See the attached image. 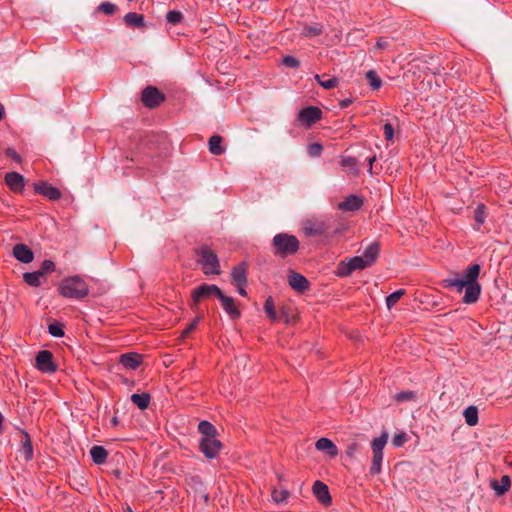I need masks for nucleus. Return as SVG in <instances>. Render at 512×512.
<instances>
[{"label":"nucleus","mask_w":512,"mask_h":512,"mask_svg":"<svg viewBox=\"0 0 512 512\" xmlns=\"http://www.w3.org/2000/svg\"><path fill=\"white\" fill-rule=\"evenodd\" d=\"M480 272V264H471L464 269L461 276L454 273L452 276L444 278L441 284L444 288H455L458 292H462L464 289L463 302L474 304L481 295V284L478 282Z\"/></svg>","instance_id":"f257e3e1"},{"label":"nucleus","mask_w":512,"mask_h":512,"mask_svg":"<svg viewBox=\"0 0 512 512\" xmlns=\"http://www.w3.org/2000/svg\"><path fill=\"white\" fill-rule=\"evenodd\" d=\"M59 293L63 297L80 299L89 294V286L84 278L79 276H72L64 278L59 286Z\"/></svg>","instance_id":"f03ea898"},{"label":"nucleus","mask_w":512,"mask_h":512,"mask_svg":"<svg viewBox=\"0 0 512 512\" xmlns=\"http://www.w3.org/2000/svg\"><path fill=\"white\" fill-rule=\"evenodd\" d=\"M273 253L280 258L289 257L297 254L300 249V243L296 236L289 233H278L272 239Z\"/></svg>","instance_id":"7ed1b4c3"},{"label":"nucleus","mask_w":512,"mask_h":512,"mask_svg":"<svg viewBox=\"0 0 512 512\" xmlns=\"http://www.w3.org/2000/svg\"><path fill=\"white\" fill-rule=\"evenodd\" d=\"M199 264L204 274H220L221 267L218 256L209 247H200L197 251Z\"/></svg>","instance_id":"20e7f679"},{"label":"nucleus","mask_w":512,"mask_h":512,"mask_svg":"<svg viewBox=\"0 0 512 512\" xmlns=\"http://www.w3.org/2000/svg\"><path fill=\"white\" fill-rule=\"evenodd\" d=\"M365 264L363 256H354L339 261L336 266V274L338 277H349L356 269H364Z\"/></svg>","instance_id":"39448f33"},{"label":"nucleus","mask_w":512,"mask_h":512,"mask_svg":"<svg viewBox=\"0 0 512 512\" xmlns=\"http://www.w3.org/2000/svg\"><path fill=\"white\" fill-rule=\"evenodd\" d=\"M141 100L147 108H156V106L164 102L165 94L158 90V88L153 87V85H148L141 92Z\"/></svg>","instance_id":"423d86ee"},{"label":"nucleus","mask_w":512,"mask_h":512,"mask_svg":"<svg viewBox=\"0 0 512 512\" xmlns=\"http://www.w3.org/2000/svg\"><path fill=\"white\" fill-rule=\"evenodd\" d=\"M322 115L323 112L321 108L314 107V105H309L308 107L302 108L299 111L297 119L300 124L309 128V126L316 124V122L322 118Z\"/></svg>","instance_id":"0eeeda50"},{"label":"nucleus","mask_w":512,"mask_h":512,"mask_svg":"<svg viewBox=\"0 0 512 512\" xmlns=\"http://www.w3.org/2000/svg\"><path fill=\"white\" fill-rule=\"evenodd\" d=\"M35 367L41 373H55L57 366L54 362L53 353L49 352V350H41L37 353Z\"/></svg>","instance_id":"6e6552de"},{"label":"nucleus","mask_w":512,"mask_h":512,"mask_svg":"<svg viewBox=\"0 0 512 512\" xmlns=\"http://www.w3.org/2000/svg\"><path fill=\"white\" fill-rule=\"evenodd\" d=\"M223 444L217 436L208 437V439H200L199 448L207 458H215L220 453Z\"/></svg>","instance_id":"1a4fd4ad"},{"label":"nucleus","mask_w":512,"mask_h":512,"mask_svg":"<svg viewBox=\"0 0 512 512\" xmlns=\"http://www.w3.org/2000/svg\"><path fill=\"white\" fill-rule=\"evenodd\" d=\"M219 287L217 284H201L200 286L194 288L192 292V308L197 307L200 301L203 298L211 297V295H218Z\"/></svg>","instance_id":"9d476101"},{"label":"nucleus","mask_w":512,"mask_h":512,"mask_svg":"<svg viewBox=\"0 0 512 512\" xmlns=\"http://www.w3.org/2000/svg\"><path fill=\"white\" fill-rule=\"evenodd\" d=\"M330 221L328 220H307L303 225L306 235L317 237V235H325L330 229Z\"/></svg>","instance_id":"9b49d317"},{"label":"nucleus","mask_w":512,"mask_h":512,"mask_svg":"<svg viewBox=\"0 0 512 512\" xmlns=\"http://www.w3.org/2000/svg\"><path fill=\"white\" fill-rule=\"evenodd\" d=\"M34 191L37 194H41L44 197L50 199L51 201H57L60 199L62 192L59 188L51 186V184L46 183V181H38L34 184Z\"/></svg>","instance_id":"f8f14e48"},{"label":"nucleus","mask_w":512,"mask_h":512,"mask_svg":"<svg viewBox=\"0 0 512 512\" xmlns=\"http://www.w3.org/2000/svg\"><path fill=\"white\" fill-rule=\"evenodd\" d=\"M217 297L221 300L222 308L224 309V311L227 312V314L229 315V317L232 318V320H236V318L240 317L241 312L237 307L233 297L225 296V294L219 287Z\"/></svg>","instance_id":"ddd939ff"},{"label":"nucleus","mask_w":512,"mask_h":512,"mask_svg":"<svg viewBox=\"0 0 512 512\" xmlns=\"http://www.w3.org/2000/svg\"><path fill=\"white\" fill-rule=\"evenodd\" d=\"M288 282L291 288L299 292L307 291L310 287L307 277L303 276V274L296 273V271L293 270L288 271Z\"/></svg>","instance_id":"4468645a"},{"label":"nucleus","mask_w":512,"mask_h":512,"mask_svg":"<svg viewBox=\"0 0 512 512\" xmlns=\"http://www.w3.org/2000/svg\"><path fill=\"white\" fill-rule=\"evenodd\" d=\"M4 183L14 192H22L25 188V178L17 171L6 173Z\"/></svg>","instance_id":"2eb2a0df"},{"label":"nucleus","mask_w":512,"mask_h":512,"mask_svg":"<svg viewBox=\"0 0 512 512\" xmlns=\"http://www.w3.org/2000/svg\"><path fill=\"white\" fill-rule=\"evenodd\" d=\"M380 252V244L377 241H373L368 244L365 248L362 257L364 261V268L370 267V265L374 264L377 261Z\"/></svg>","instance_id":"dca6fc26"},{"label":"nucleus","mask_w":512,"mask_h":512,"mask_svg":"<svg viewBox=\"0 0 512 512\" xmlns=\"http://www.w3.org/2000/svg\"><path fill=\"white\" fill-rule=\"evenodd\" d=\"M13 256L18 261L23 262L24 264H28V262L33 261L34 252L30 247L27 246V244L20 243L13 247Z\"/></svg>","instance_id":"f3484780"},{"label":"nucleus","mask_w":512,"mask_h":512,"mask_svg":"<svg viewBox=\"0 0 512 512\" xmlns=\"http://www.w3.org/2000/svg\"><path fill=\"white\" fill-rule=\"evenodd\" d=\"M22 438L20 440V453H22L26 461H31L34 458L33 443L31 436L26 430L21 431Z\"/></svg>","instance_id":"a211bd4d"},{"label":"nucleus","mask_w":512,"mask_h":512,"mask_svg":"<svg viewBox=\"0 0 512 512\" xmlns=\"http://www.w3.org/2000/svg\"><path fill=\"white\" fill-rule=\"evenodd\" d=\"M313 492L315 497L322 504H330L332 501V497L330 495L327 484L321 482V480H316L313 485Z\"/></svg>","instance_id":"6ab92c4d"},{"label":"nucleus","mask_w":512,"mask_h":512,"mask_svg":"<svg viewBox=\"0 0 512 512\" xmlns=\"http://www.w3.org/2000/svg\"><path fill=\"white\" fill-rule=\"evenodd\" d=\"M361 207H363V199L362 197L356 196V194H350V196L346 197L338 205L341 211H358Z\"/></svg>","instance_id":"aec40b11"},{"label":"nucleus","mask_w":512,"mask_h":512,"mask_svg":"<svg viewBox=\"0 0 512 512\" xmlns=\"http://www.w3.org/2000/svg\"><path fill=\"white\" fill-rule=\"evenodd\" d=\"M315 447L317 450L324 451L329 457H336L339 453V449L333 440L328 439V437H320L315 443Z\"/></svg>","instance_id":"412c9836"},{"label":"nucleus","mask_w":512,"mask_h":512,"mask_svg":"<svg viewBox=\"0 0 512 512\" xmlns=\"http://www.w3.org/2000/svg\"><path fill=\"white\" fill-rule=\"evenodd\" d=\"M231 277L236 287H238V285H247L248 280L246 263H240L233 267Z\"/></svg>","instance_id":"4be33fe9"},{"label":"nucleus","mask_w":512,"mask_h":512,"mask_svg":"<svg viewBox=\"0 0 512 512\" xmlns=\"http://www.w3.org/2000/svg\"><path fill=\"white\" fill-rule=\"evenodd\" d=\"M511 486V480L507 474H504L500 481L497 479H491L490 487L494 490L495 494L500 497V495H504L507 493Z\"/></svg>","instance_id":"5701e85b"},{"label":"nucleus","mask_w":512,"mask_h":512,"mask_svg":"<svg viewBox=\"0 0 512 512\" xmlns=\"http://www.w3.org/2000/svg\"><path fill=\"white\" fill-rule=\"evenodd\" d=\"M142 363V356L137 353H125L120 356V364L123 367L135 370Z\"/></svg>","instance_id":"b1692460"},{"label":"nucleus","mask_w":512,"mask_h":512,"mask_svg":"<svg viewBox=\"0 0 512 512\" xmlns=\"http://www.w3.org/2000/svg\"><path fill=\"white\" fill-rule=\"evenodd\" d=\"M124 22L131 28H144L145 17L142 14H138V12H127L124 16Z\"/></svg>","instance_id":"393cba45"},{"label":"nucleus","mask_w":512,"mask_h":512,"mask_svg":"<svg viewBox=\"0 0 512 512\" xmlns=\"http://www.w3.org/2000/svg\"><path fill=\"white\" fill-rule=\"evenodd\" d=\"M223 137L219 134L212 135L208 141L209 151L213 155H222L225 147L222 145Z\"/></svg>","instance_id":"a878e982"},{"label":"nucleus","mask_w":512,"mask_h":512,"mask_svg":"<svg viewBox=\"0 0 512 512\" xmlns=\"http://www.w3.org/2000/svg\"><path fill=\"white\" fill-rule=\"evenodd\" d=\"M90 455L95 464H104L107 461L108 452L103 446H92Z\"/></svg>","instance_id":"bb28decb"},{"label":"nucleus","mask_w":512,"mask_h":512,"mask_svg":"<svg viewBox=\"0 0 512 512\" xmlns=\"http://www.w3.org/2000/svg\"><path fill=\"white\" fill-rule=\"evenodd\" d=\"M131 401L136 404L140 410H146L150 404L151 396L149 393H134L131 395Z\"/></svg>","instance_id":"cd10ccee"},{"label":"nucleus","mask_w":512,"mask_h":512,"mask_svg":"<svg viewBox=\"0 0 512 512\" xmlns=\"http://www.w3.org/2000/svg\"><path fill=\"white\" fill-rule=\"evenodd\" d=\"M22 277L25 283L31 287H40L42 284V273H40V270L24 273Z\"/></svg>","instance_id":"c85d7f7f"},{"label":"nucleus","mask_w":512,"mask_h":512,"mask_svg":"<svg viewBox=\"0 0 512 512\" xmlns=\"http://www.w3.org/2000/svg\"><path fill=\"white\" fill-rule=\"evenodd\" d=\"M388 441V433L384 432L379 437H375L371 442L372 453L383 454V449Z\"/></svg>","instance_id":"c756f323"},{"label":"nucleus","mask_w":512,"mask_h":512,"mask_svg":"<svg viewBox=\"0 0 512 512\" xmlns=\"http://www.w3.org/2000/svg\"><path fill=\"white\" fill-rule=\"evenodd\" d=\"M465 422L468 425H476L479 421V410L476 406H468L464 411Z\"/></svg>","instance_id":"7c9ffc66"},{"label":"nucleus","mask_w":512,"mask_h":512,"mask_svg":"<svg viewBox=\"0 0 512 512\" xmlns=\"http://www.w3.org/2000/svg\"><path fill=\"white\" fill-rule=\"evenodd\" d=\"M198 431L202 434L201 438H209L211 435H217V430L214 424L207 422V420H202L198 424Z\"/></svg>","instance_id":"2f4dec72"},{"label":"nucleus","mask_w":512,"mask_h":512,"mask_svg":"<svg viewBox=\"0 0 512 512\" xmlns=\"http://www.w3.org/2000/svg\"><path fill=\"white\" fill-rule=\"evenodd\" d=\"M315 79L322 86V88H325V89L335 88V86H337V84L339 82L338 78H336V77L324 78V77H321V75H319V74L315 75Z\"/></svg>","instance_id":"473e14b6"},{"label":"nucleus","mask_w":512,"mask_h":512,"mask_svg":"<svg viewBox=\"0 0 512 512\" xmlns=\"http://www.w3.org/2000/svg\"><path fill=\"white\" fill-rule=\"evenodd\" d=\"M474 218L477 224V229H479L486 221V206H484V204H478L474 211Z\"/></svg>","instance_id":"72a5a7b5"},{"label":"nucleus","mask_w":512,"mask_h":512,"mask_svg":"<svg viewBox=\"0 0 512 512\" xmlns=\"http://www.w3.org/2000/svg\"><path fill=\"white\" fill-rule=\"evenodd\" d=\"M264 311H266V313L271 321L278 320L277 314L275 312V303L271 296H269L265 299Z\"/></svg>","instance_id":"f704fd0d"},{"label":"nucleus","mask_w":512,"mask_h":512,"mask_svg":"<svg viewBox=\"0 0 512 512\" xmlns=\"http://www.w3.org/2000/svg\"><path fill=\"white\" fill-rule=\"evenodd\" d=\"M383 461V454H377L373 453L372 460H371V466H370V473L375 475L381 473V465Z\"/></svg>","instance_id":"c9c22d12"},{"label":"nucleus","mask_w":512,"mask_h":512,"mask_svg":"<svg viewBox=\"0 0 512 512\" xmlns=\"http://www.w3.org/2000/svg\"><path fill=\"white\" fill-rule=\"evenodd\" d=\"M366 77H367L368 83L371 86V88H373V89L381 88L382 80L378 76L376 71L369 70L368 72H366Z\"/></svg>","instance_id":"e433bc0d"},{"label":"nucleus","mask_w":512,"mask_h":512,"mask_svg":"<svg viewBox=\"0 0 512 512\" xmlns=\"http://www.w3.org/2000/svg\"><path fill=\"white\" fill-rule=\"evenodd\" d=\"M405 295L404 288H399V290L394 291L386 297V304L388 308L394 307L395 304L399 301L400 298Z\"/></svg>","instance_id":"4c0bfd02"},{"label":"nucleus","mask_w":512,"mask_h":512,"mask_svg":"<svg viewBox=\"0 0 512 512\" xmlns=\"http://www.w3.org/2000/svg\"><path fill=\"white\" fill-rule=\"evenodd\" d=\"M271 497L275 503H285L289 497V490L286 489H273Z\"/></svg>","instance_id":"58836bf2"},{"label":"nucleus","mask_w":512,"mask_h":512,"mask_svg":"<svg viewBox=\"0 0 512 512\" xmlns=\"http://www.w3.org/2000/svg\"><path fill=\"white\" fill-rule=\"evenodd\" d=\"M183 18L182 12L176 10H171L166 14V20L171 23V25H177V23H180Z\"/></svg>","instance_id":"ea45409f"},{"label":"nucleus","mask_w":512,"mask_h":512,"mask_svg":"<svg viewBox=\"0 0 512 512\" xmlns=\"http://www.w3.org/2000/svg\"><path fill=\"white\" fill-rule=\"evenodd\" d=\"M48 333L53 337H63L65 331L61 323H52L48 325Z\"/></svg>","instance_id":"a19ab883"},{"label":"nucleus","mask_w":512,"mask_h":512,"mask_svg":"<svg viewBox=\"0 0 512 512\" xmlns=\"http://www.w3.org/2000/svg\"><path fill=\"white\" fill-rule=\"evenodd\" d=\"M394 400L399 401V403H402V401L416 400V394L415 392H411V390L399 392L394 395Z\"/></svg>","instance_id":"79ce46f5"},{"label":"nucleus","mask_w":512,"mask_h":512,"mask_svg":"<svg viewBox=\"0 0 512 512\" xmlns=\"http://www.w3.org/2000/svg\"><path fill=\"white\" fill-rule=\"evenodd\" d=\"M116 9L117 5L112 4V2L109 1L102 2L98 6V10L106 13V15H112V13H114Z\"/></svg>","instance_id":"37998d69"},{"label":"nucleus","mask_w":512,"mask_h":512,"mask_svg":"<svg viewBox=\"0 0 512 512\" xmlns=\"http://www.w3.org/2000/svg\"><path fill=\"white\" fill-rule=\"evenodd\" d=\"M56 268L54 261L52 260H44L40 272L42 273V279L45 278L47 272H52Z\"/></svg>","instance_id":"c03bdc74"},{"label":"nucleus","mask_w":512,"mask_h":512,"mask_svg":"<svg viewBox=\"0 0 512 512\" xmlns=\"http://www.w3.org/2000/svg\"><path fill=\"white\" fill-rule=\"evenodd\" d=\"M307 150L310 157H320L323 146L320 143H313L308 145Z\"/></svg>","instance_id":"a18cd8bd"},{"label":"nucleus","mask_w":512,"mask_h":512,"mask_svg":"<svg viewBox=\"0 0 512 512\" xmlns=\"http://www.w3.org/2000/svg\"><path fill=\"white\" fill-rule=\"evenodd\" d=\"M322 28L319 25H310V27H305L302 31V34L305 36H316L321 35Z\"/></svg>","instance_id":"49530a36"},{"label":"nucleus","mask_w":512,"mask_h":512,"mask_svg":"<svg viewBox=\"0 0 512 512\" xmlns=\"http://www.w3.org/2000/svg\"><path fill=\"white\" fill-rule=\"evenodd\" d=\"M341 167L350 168L353 171H356L357 161L355 157H344L341 160Z\"/></svg>","instance_id":"de8ad7c7"},{"label":"nucleus","mask_w":512,"mask_h":512,"mask_svg":"<svg viewBox=\"0 0 512 512\" xmlns=\"http://www.w3.org/2000/svg\"><path fill=\"white\" fill-rule=\"evenodd\" d=\"M283 63L285 66L289 68H299L300 62L297 58L293 57V55H285L283 57Z\"/></svg>","instance_id":"09e8293b"},{"label":"nucleus","mask_w":512,"mask_h":512,"mask_svg":"<svg viewBox=\"0 0 512 512\" xmlns=\"http://www.w3.org/2000/svg\"><path fill=\"white\" fill-rule=\"evenodd\" d=\"M200 321H201L200 316L195 317L194 320H192L190 322V324H188V326L185 327V329L183 330L182 337H186V335L190 334L191 331L195 330L196 327H198Z\"/></svg>","instance_id":"8fccbe9b"},{"label":"nucleus","mask_w":512,"mask_h":512,"mask_svg":"<svg viewBox=\"0 0 512 512\" xmlns=\"http://www.w3.org/2000/svg\"><path fill=\"white\" fill-rule=\"evenodd\" d=\"M394 127L391 123H385L383 125V133L386 141H392L394 138Z\"/></svg>","instance_id":"3c124183"},{"label":"nucleus","mask_w":512,"mask_h":512,"mask_svg":"<svg viewBox=\"0 0 512 512\" xmlns=\"http://www.w3.org/2000/svg\"><path fill=\"white\" fill-rule=\"evenodd\" d=\"M406 441H407V434L399 433V434L394 435V437L392 439V444L395 447H402V445H404V443H406Z\"/></svg>","instance_id":"603ef678"},{"label":"nucleus","mask_w":512,"mask_h":512,"mask_svg":"<svg viewBox=\"0 0 512 512\" xmlns=\"http://www.w3.org/2000/svg\"><path fill=\"white\" fill-rule=\"evenodd\" d=\"M5 155H6V157L12 158L16 162H21L22 161V157L20 156L19 153H17L15 148H11V147L6 148Z\"/></svg>","instance_id":"864d4df0"},{"label":"nucleus","mask_w":512,"mask_h":512,"mask_svg":"<svg viewBox=\"0 0 512 512\" xmlns=\"http://www.w3.org/2000/svg\"><path fill=\"white\" fill-rule=\"evenodd\" d=\"M388 45L389 41L386 40V38H378V40L376 41V48L378 49L387 48Z\"/></svg>","instance_id":"5fc2aeb1"},{"label":"nucleus","mask_w":512,"mask_h":512,"mask_svg":"<svg viewBox=\"0 0 512 512\" xmlns=\"http://www.w3.org/2000/svg\"><path fill=\"white\" fill-rule=\"evenodd\" d=\"M357 449H358V444L352 443L348 446L346 453L348 454L349 457H353V455H354L355 451H357Z\"/></svg>","instance_id":"6e6d98bb"},{"label":"nucleus","mask_w":512,"mask_h":512,"mask_svg":"<svg viewBox=\"0 0 512 512\" xmlns=\"http://www.w3.org/2000/svg\"><path fill=\"white\" fill-rule=\"evenodd\" d=\"M352 102V98H343V100L339 101V105L341 108H347V106L351 105Z\"/></svg>","instance_id":"4d7b16f0"},{"label":"nucleus","mask_w":512,"mask_h":512,"mask_svg":"<svg viewBox=\"0 0 512 512\" xmlns=\"http://www.w3.org/2000/svg\"><path fill=\"white\" fill-rule=\"evenodd\" d=\"M376 156H372V157H369L368 159V171L369 172H372V169H373V163L374 161H376Z\"/></svg>","instance_id":"13d9d810"},{"label":"nucleus","mask_w":512,"mask_h":512,"mask_svg":"<svg viewBox=\"0 0 512 512\" xmlns=\"http://www.w3.org/2000/svg\"><path fill=\"white\" fill-rule=\"evenodd\" d=\"M246 286H238V292L239 294L243 295V297H245V295H247V291L245 289Z\"/></svg>","instance_id":"bf43d9fd"},{"label":"nucleus","mask_w":512,"mask_h":512,"mask_svg":"<svg viewBox=\"0 0 512 512\" xmlns=\"http://www.w3.org/2000/svg\"><path fill=\"white\" fill-rule=\"evenodd\" d=\"M3 422H4V417H3L2 413L0 412V433H2V431H3Z\"/></svg>","instance_id":"052dcab7"},{"label":"nucleus","mask_w":512,"mask_h":512,"mask_svg":"<svg viewBox=\"0 0 512 512\" xmlns=\"http://www.w3.org/2000/svg\"><path fill=\"white\" fill-rule=\"evenodd\" d=\"M5 115V108L3 105L0 104V120L4 117Z\"/></svg>","instance_id":"680f3d73"},{"label":"nucleus","mask_w":512,"mask_h":512,"mask_svg":"<svg viewBox=\"0 0 512 512\" xmlns=\"http://www.w3.org/2000/svg\"><path fill=\"white\" fill-rule=\"evenodd\" d=\"M112 424L113 425H117L118 424V419L117 417H113V419L111 420Z\"/></svg>","instance_id":"e2e57ef3"},{"label":"nucleus","mask_w":512,"mask_h":512,"mask_svg":"<svg viewBox=\"0 0 512 512\" xmlns=\"http://www.w3.org/2000/svg\"><path fill=\"white\" fill-rule=\"evenodd\" d=\"M127 512H133L131 507H127Z\"/></svg>","instance_id":"0e129e2a"},{"label":"nucleus","mask_w":512,"mask_h":512,"mask_svg":"<svg viewBox=\"0 0 512 512\" xmlns=\"http://www.w3.org/2000/svg\"><path fill=\"white\" fill-rule=\"evenodd\" d=\"M510 467H512V460H511V462H510Z\"/></svg>","instance_id":"69168bd1"}]
</instances>
